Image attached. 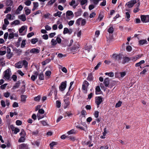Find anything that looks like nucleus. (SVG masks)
<instances>
[{"label": "nucleus", "instance_id": "obj_1", "mask_svg": "<svg viewBox=\"0 0 149 149\" xmlns=\"http://www.w3.org/2000/svg\"><path fill=\"white\" fill-rule=\"evenodd\" d=\"M27 26L26 25L22 26L18 30L20 35L21 36H24L26 33Z\"/></svg>", "mask_w": 149, "mask_h": 149}, {"label": "nucleus", "instance_id": "obj_2", "mask_svg": "<svg viewBox=\"0 0 149 149\" xmlns=\"http://www.w3.org/2000/svg\"><path fill=\"white\" fill-rule=\"evenodd\" d=\"M86 21L85 19L82 18H79L76 21V24L78 25H81V26H84L86 23Z\"/></svg>", "mask_w": 149, "mask_h": 149}, {"label": "nucleus", "instance_id": "obj_3", "mask_svg": "<svg viewBox=\"0 0 149 149\" xmlns=\"http://www.w3.org/2000/svg\"><path fill=\"white\" fill-rule=\"evenodd\" d=\"M3 78L6 79L8 80L10 79V76L11 75V71L10 70L7 69L3 73Z\"/></svg>", "mask_w": 149, "mask_h": 149}, {"label": "nucleus", "instance_id": "obj_4", "mask_svg": "<svg viewBox=\"0 0 149 149\" xmlns=\"http://www.w3.org/2000/svg\"><path fill=\"white\" fill-rule=\"evenodd\" d=\"M111 58L115 61H119L122 57V55L120 54H114L111 56Z\"/></svg>", "mask_w": 149, "mask_h": 149}, {"label": "nucleus", "instance_id": "obj_5", "mask_svg": "<svg viewBox=\"0 0 149 149\" xmlns=\"http://www.w3.org/2000/svg\"><path fill=\"white\" fill-rule=\"evenodd\" d=\"M141 18L142 22L143 23H147L149 22V15H142L141 16Z\"/></svg>", "mask_w": 149, "mask_h": 149}, {"label": "nucleus", "instance_id": "obj_6", "mask_svg": "<svg viewBox=\"0 0 149 149\" xmlns=\"http://www.w3.org/2000/svg\"><path fill=\"white\" fill-rule=\"evenodd\" d=\"M89 85V83L86 81H84L83 82L82 85V88L84 91V92L86 93H87L88 86Z\"/></svg>", "mask_w": 149, "mask_h": 149}, {"label": "nucleus", "instance_id": "obj_7", "mask_svg": "<svg viewBox=\"0 0 149 149\" xmlns=\"http://www.w3.org/2000/svg\"><path fill=\"white\" fill-rule=\"evenodd\" d=\"M74 17L73 12L70 10H68L66 12V18L68 19H70Z\"/></svg>", "mask_w": 149, "mask_h": 149}, {"label": "nucleus", "instance_id": "obj_8", "mask_svg": "<svg viewBox=\"0 0 149 149\" xmlns=\"http://www.w3.org/2000/svg\"><path fill=\"white\" fill-rule=\"evenodd\" d=\"M139 0H132L128 2L126 4L129 8H131L134 4L139 1Z\"/></svg>", "mask_w": 149, "mask_h": 149}, {"label": "nucleus", "instance_id": "obj_9", "mask_svg": "<svg viewBox=\"0 0 149 149\" xmlns=\"http://www.w3.org/2000/svg\"><path fill=\"white\" fill-rule=\"evenodd\" d=\"M66 81H65L62 82L61 85L59 87V89L61 91H64L66 88Z\"/></svg>", "mask_w": 149, "mask_h": 149}, {"label": "nucleus", "instance_id": "obj_10", "mask_svg": "<svg viewBox=\"0 0 149 149\" xmlns=\"http://www.w3.org/2000/svg\"><path fill=\"white\" fill-rule=\"evenodd\" d=\"M102 101V98L101 97H97L95 98V103L98 105H100Z\"/></svg>", "mask_w": 149, "mask_h": 149}, {"label": "nucleus", "instance_id": "obj_11", "mask_svg": "<svg viewBox=\"0 0 149 149\" xmlns=\"http://www.w3.org/2000/svg\"><path fill=\"white\" fill-rule=\"evenodd\" d=\"M40 51L39 48H33L30 51L31 53L37 54Z\"/></svg>", "mask_w": 149, "mask_h": 149}, {"label": "nucleus", "instance_id": "obj_12", "mask_svg": "<svg viewBox=\"0 0 149 149\" xmlns=\"http://www.w3.org/2000/svg\"><path fill=\"white\" fill-rule=\"evenodd\" d=\"M104 17V15L102 13H100L98 18L95 20V22H99L101 21Z\"/></svg>", "mask_w": 149, "mask_h": 149}, {"label": "nucleus", "instance_id": "obj_13", "mask_svg": "<svg viewBox=\"0 0 149 149\" xmlns=\"http://www.w3.org/2000/svg\"><path fill=\"white\" fill-rule=\"evenodd\" d=\"M72 33V30L71 29H68L67 28H65L64 29L63 31V33L64 34L68 33L69 34H70Z\"/></svg>", "mask_w": 149, "mask_h": 149}, {"label": "nucleus", "instance_id": "obj_14", "mask_svg": "<svg viewBox=\"0 0 149 149\" xmlns=\"http://www.w3.org/2000/svg\"><path fill=\"white\" fill-rule=\"evenodd\" d=\"M15 17L14 15H12L10 14H8L6 15V19L10 20H12L15 19Z\"/></svg>", "mask_w": 149, "mask_h": 149}, {"label": "nucleus", "instance_id": "obj_15", "mask_svg": "<svg viewBox=\"0 0 149 149\" xmlns=\"http://www.w3.org/2000/svg\"><path fill=\"white\" fill-rule=\"evenodd\" d=\"M23 8V6L21 5H19L15 11V14L17 15L19 14L20 11L22 10Z\"/></svg>", "mask_w": 149, "mask_h": 149}, {"label": "nucleus", "instance_id": "obj_16", "mask_svg": "<svg viewBox=\"0 0 149 149\" xmlns=\"http://www.w3.org/2000/svg\"><path fill=\"white\" fill-rule=\"evenodd\" d=\"M104 83L106 87H109L110 86H109V80L108 78H107L104 79Z\"/></svg>", "mask_w": 149, "mask_h": 149}, {"label": "nucleus", "instance_id": "obj_17", "mask_svg": "<svg viewBox=\"0 0 149 149\" xmlns=\"http://www.w3.org/2000/svg\"><path fill=\"white\" fill-rule=\"evenodd\" d=\"M18 18L20 19L22 21L24 22L26 20V15L24 14H22L21 15H19Z\"/></svg>", "mask_w": 149, "mask_h": 149}, {"label": "nucleus", "instance_id": "obj_18", "mask_svg": "<svg viewBox=\"0 0 149 149\" xmlns=\"http://www.w3.org/2000/svg\"><path fill=\"white\" fill-rule=\"evenodd\" d=\"M11 130L13 132H14V133L15 134H17L19 131V129L13 126L11 127Z\"/></svg>", "mask_w": 149, "mask_h": 149}, {"label": "nucleus", "instance_id": "obj_19", "mask_svg": "<svg viewBox=\"0 0 149 149\" xmlns=\"http://www.w3.org/2000/svg\"><path fill=\"white\" fill-rule=\"evenodd\" d=\"M70 6H72L73 7L75 8L77 6V4L76 3L75 1V0H72L70 3Z\"/></svg>", "mask_w": 149, "mask_h": 149}, {"label": "nucleus", "instance_id": "obj_20", "mask_svg": "<svg viewBox=\"0 0 149 149\" xmlns=\"http://www.w3.org/2000/svg\"><path fill=\"white\" fill-rule=\"evenodd\" d=\"M24 10L25 14L26 15H29L31 13V10L27 7H25Z\"/></svg>", "mask_w": 149, "mask_h": 149}, {"label": "nucleus", "instance_id": "obj_21", "mask_svg": "<svg viewBox=\"0 0 149 149\" xmlns=\"http://www.w3.org/2000/svg\"><path fill=\"white\" fill-rule=\"evenodd\" d=\"M92 48V46L90 45H86L85 47V50L87 52H89Z\"/></svg>", "mask_w": 149, "mask_h": 149}, {"label": "nucleus", "instance_id": "obj_22", "mask_svg": "<svg viewBox=\"0 0 149 149\" xmlns=\"http://www.w3.org/2000/svg\"><path fill=\"white\" fill-rule=\"evenodd\" d=\"M15 67L18 68H21L22 67V63L21 61H19L15 64Z\"/></svg>", "mask_w": 149, "mask_h": 149}, {"label": "nucleus", "instance_id": "obj_23", "mask_svg": "<svg viewBox=\"0 0 149 149\" xmlns=\"http://www.w3.org/2000/svg\"><path fill=\"white\" fill-rule=\"evenodd\" d=\"M20 22L19 20H16L13 21L11 23V24L14 25L15 26L18 25L20 24Z\"/></svg>", "mask_w": 149, "mask_h": 149}, {"label": "nucleus", "instance_id": "obj_24", "mask_svg": "<svg viewBox=\"0 0 149 149\" xmlns=\"http://www.w3.org/2000/svg\"><path fill=\"white\" fill-rule=\"evenodd\" d=\"M125 17L126 18V19L127 21H129L130 20V15L129 13L128 12H127L125 13Z\"/></svg>", "mask_w": 149, "mask_h": 149}, {"label": "nucleus", "instance_id": "obj_25", "mask_svg": "<svg viewBox=\"0 0 149 149\" xmlns=\"http://www.w3.org/2000/svg\"><path fill=\"white\" fill-rule=\"evenodd\" d=\"M38 41V38H33L31 39V42L32 44H35Z\"/></svg>", "mask_w": 149, "mask_h": 149}, {"label": "nucleus", "instance_id": "obj_26", "mask_svg": "<svg viewBox=\"0 0 149 149\" xmlns=\"http://www.w3.org/2000/svg\"><path fill=\"white\" fill-rule=\"evenodd\" d=\"M13 4V1L11 0H7L6 2V4L7 6H11Z\"/></svg>", "mask_w": 149, "mask_h": 149}, {"label": "nucleus", "instance_id": "obj_27", "mask_svg": "<svg viewBox=\"0 0 149 149\" xmlns=\"http://www.w3.org/2000/svg\"><path fill=\"white\" fill-rule=\"evenodd\" d=\"M64 102H65V105L64 106V108L65 109L69 105L70 102L68 100H64Z\"/></svg>", "mask_w": 149, "mask_h": 149}, {"label": "nucleus", "instance_id": "obj_28", "mask_svg": "<svg viewBox=\"0 0 149 149\" xmlns=\"http://www.w3.org/2000/svg\"><path fill=\"white\" fill-rule=\"evenodd\" d=\"M147 41L146 40H142L139 41V44L140 45H143L145 44H147Z\"/></svg>", "mask_w": 149, "mask_h": 149}, {"label": "nucleus", "instance_id": "obj_29", "mask_svg": "<svg viewBox=\"0 0 149 149\" xmlns=\"http://www.w3.org/2000/svg\"><path fill=\"white\" fill-rule=\"evenodd\" d=\"M101 91L100 87L99 86H96L95 88V93L96 95L100 94Z\"/></svg>", "mask_w": 149, "mask_h": 149}, {"label": "nucleus", "instance_id": "obj_30", "mask_svg": "<svg viewBox=\"0 0 149 149\" xmlns=\"http://www.w3.org/2000/svg\"><path fill=\"white\" fill-rule=\"evenodd\" d=\"M145 63V61L143 60L140 61L139 62L136 63L135 64L136 67H139L142 64Z\"/></svg>", "mask_w": 149, "mask_h": 149}, {"label": "nucleus", "instance_id": "obj_31", "mask_svg": "<svg viewBox=\"0 0 149 149\" xmlns=\"http://www.w3.org/2000/svg\"><path fill=\"white\" fill-rule=\"evenodd\" d=\"M75 133L76 131L74 129H72L67 132V134L69 135L74 134Z\"/></svg>", "mask_w": 149, "mask_h": 149}, {"label": "nucleus", "instance_id": "obj_32", "mask_svg": "<svg viewBox=\"0 0 149 149\" xmlns=\"http://www.w3.org/2000/svg\"><path fill=\"white\" fill-rule=\"evenodd\" d=\"M62 13L61 12L58 11L57 13L54 14L53 16L55 17L58 16L59 17H60Z\"/></svg>", "mask_w": 149, "mask_h": 149}, {"label": "nucleus", "instance_id": "obj_33", "mask_svg": "<svg viewBox=\"0 0 149 149\" xmlns=\"http://www.w3.org/2000/svg\"><path fill=\"white\" fill-rule=\"evenodd\" d=\"M37 116L38 120L41 119L44 117V115H41V114H40L39 113H37Z\"/></svg>", "mask_w": 149, "mask_h": 149}, {"label": "nucleus", "instance_id": "obj_34", "mask_svg": "<svg viewBox=\"0 0 149 149\" xmlns=\"http://www.w3.org/2000/svg\"><path fill=\"white\" fill-rule=\"evenodd\" d=\"M52 91L54 92V94L55 96H56L57 95V91H56V88L54 87H52Z\"/></svg>", "mask_w": 149, "mask_h": 149}, {"label": "nucleus", "instance_id": "obj_35", "mask_svg": "<svg viewBox=\"0 0 149 149\" xmlns=\"http://www.w3.org/2000/svg\"><path fill=\"white\" fill-rule=\"evenodd\" d=\"M105 74L106 75H107L111 77H112L114 76V74L112 72H106Z\"/></svg>", "mask_w": 149, "mask_h": 149}, {"label": "nucleus", "instance_id": "obj_36", "mask_svg": "<svg viewBox=\"0 0 149 149\" xmlns=\"http://www.w3.org/2000/svg\"><path fill=\"white\" fill-rule=\"evenodd\" d=\"M67 56L66 54H63L61 53H59L58 54L57 56L59 58H61L63 57H64Z\"/></svg>", "mask_w": 149, "mask_h": 149}, {"label": "nucleus", "instance_id": "obj_37", "mask_svg": "<svg viewBox=\"0 0 149 149\" xmlns=\"http://www.w3.org/2000/svg\"><path fill=\"white\" fill-rule=\"evenodd\" d=\"M25 137L24 136H21L20 138L19 139L18 142H24L25 140Z\"/></svg>", "mask_w": 149, "mask_h": 149}, {"label": "nucleus", "instance_id": "obj_38", "mask_svg": "<svg viewBox=\"0 0 149 149\" xmlns=\"http://www.w3.org/2000/svg\"><path fill=\"white\" fill-rule=\"evenodd\" d=\"M19 134H20V136H25V135H26V133H25V132L24 130L22 129L21 130V132Z\"/></svg>", "mask_w": 149, "mask_h": 149}, {"label": "nucleus", "instance_id": "obj_39", "mask_svg": "<svg viewBox=\"0 0 149 149\" xmlns=\"http://www.w3.org/2000/svg\"><path fill=\"white\" fill-rule=\"evenodd\" d=\"M61 106V102L60 101L57 100L56 102V106L58 108L60 107Z\"/></svg>", "mask_w": 149, "mask_h": 149}, {"label": "nucleus", "instance_id": "obj_40", "mask_svg": "<svg viewBox=\"0 0 149 149\" xmlns=\"http://www.w3.org/2000/svg\"><path fill=\"white\" fill-rule=\"evenodd\" d=\"M26 41L25 40H23L21 43V47L22 48H24L25 47L26 45Z\"/></svg>", "mask_w": 149, "mask_h": 149}, {"label": "nucleus", "instance_id": "obj_41", "mask_svg": "<svg viewBox=\"0 0 149 149\" xmlns=\"http://www.w3.org/2000/svg\"><path fill=\"white\" fill-rule=\"evenodd\" d=\"M14 37V34L13 33H10L8 36V39H11L13 38Z\"/></svg>", "mask_w": 149, "mask_h": 149}, {"label": "nucleus", "instance_id": "obj_42", "mask_svg": "<svg viewBox=\"0 0 149 149\" xmlns=\"http://www.w3.org/2000/svg\"><path fill=\"white\" fill-rule=\"evenodd\" d=\"M51 44L52 45H55L57 44L56 40L54 39H52L51 41Z\"/></svg>", "mask_w": 149, "mask_h": 149}, {"label": "nucleus", "instance_id": "obj_43", "mask_svg": "<svg viewBox=\"0 0 149 149\" xmlns=\"http://www.w3.org/2000/svg\"><path fill=\"white\" fill-rule=\"evenodd\" d=\"M11 7H8L6 8L5 10L4 11V13H7L8 12L10 11L11 10Z\"/></svg>", "mask_w": 149, "mask_h": 149}, {"label": "nucleus", "instance_id": "obj_44", "mask_svg": "<svg viewBox=\"0 0 149 149\" xmlns=\"http://www.w3.org/2000/svg\"><path fill=\"white\" fill-rule=\"evenodd\" d=\"M26 97L27 96L25 95H22L21 96V101L22 102L25 101Z\"/></svg>", "mask_w": 149, "mask_h": 149}, {"label": "nucleus", "instance_id": "obj_45", "mask_svg": "<svg viewBox=\"0 0 149 149\" xmlns=\"http://www.w3.org/2000/svg\"><path fill=\"white\" fill-rule=\"evenodd\" d=\"M108 31L109 33H112L113 32V27H110L108 30Z\"/></svg>", "mask_w": 149, "mask_h": 149}, {"label": "nucleus", "instance_id": "obj_46", "mask_svg": "<svg viewBox=\"0 0 149 149\" xmlns=\"http://www.w3.org/2000/svg\"><path fill=\"white\" fill-rule=\"evenodd\" d=\"M122 104V102L120 101H119L115 105V107L117 108L120 107Z\"/></svg>", "mask_w": 149, "mask_h": 149}, {"label": "nucleus", "instance_id": "obj_47", "mask_svg": "<svg viewBox=\"0 0 149 149\" xmlns=\"http://www.w3.org/2000/svg\"><path fill=\"white\" fill-rule=\"evenodd\" d=\"M130 60L129 58L128 57H126L124 58L123 59V63H125L126 62H128Z\"/></svg>", "mask_w": 149, "mask_h": 149}, {"label": "nucleus", "instance_id": "obj_48", "mask_svg": "<svg viewBox=\"0 0 149 149\" xmlns=\"http://www.w3.org/2000/svg\"><path fill=\"white\" fill-rule=\"evenodd\" d=\"M79 1L80 2L81 5H83L87 3V0H79Z\"/></svg>", "mask_w": 149, "mask_h": 149}, {"label": "nucleus", "instance_id": "obj_49", "mask_svg": "<svg viewBox=\"0 0 149 149\" xmlns=\"http://www.w3.org/2000/svg\"><path fill=\"white\" fill-rule=\"evenodd\" d=\"M40 99V95L38 96L34 97V100L38 102Z\"/></svg>", "mask_w": 149, "mask_h": 149}, {"label": "nucleus", "instance_id": "obj_50", "mask_svg": "<svg viewBox=\"0 0 149 149\" xmlns=\"http://www.w3.org/2000/svg\"><path fill=\"white\" fill-rule=\"evenodd\" d=\"M10 93L8 92H7L4 93V96L6 98L10 96Z\"/></svg>", "mask_w": 149, "mask_h": 149}, {"label": "nucleus", "instance_id": "obj_51", "mask_svg": "<svg viewBox=\"0 0 149 149\" xmlns=\"http://www.w3.org/2000/svg\"><path fill=\"white\" fill-rule=\"evenodd\" d=\"M93 76L91 74H88L87 78V80L89 81H91L92 80Z\"/></svg>", "mask_w": 149, "mask_h": 149}, {"label": "nucleus", "instance_id": "obj_52", "mask_svg": "<svg viewBox=\"0 0 149 149\" xmlns=\"http://www.w3.org/2000/svg\"><path fill=\"white\" fill-rule=\"evenodd\" d=\"M25 86L24 85H23L22 87V88L20 90L21 92V93H23L25 91Z\"/></svg>", "mask_w": 149, "mask_h": 149}, {"label": "nucleus", "instance_id": "obj_53", "mask_svg": "<svg viewBox=\"0 0 149 149\" xmlns=\"http://www.w3.org/2000/svg\"><path fill=\"white\" fill-rule=\"evenodd\" d=\"M56 0H50L47 3V5H51L54 3L55 1Z\"/></svg>", "mask_w": 149, "mask_h": 149}, {"label": "nucleus", "instance_id": "obj_54", "mask_svg": "<svg viewBox=\"0 0 149 149\" xmlns=\"http://www.w3.org/2000/svg\"><path fill=\"white\" fill-rule=\"evenodd\" d=\"M56 42H58V43H60L61 41V39L59 37V36H58L56 38Z\"/></svg>", "mask_w": 149, "mask_h": 149}, {"label": "nucleus", "instance_id": "obj_55", "mask_svg": "<svg viewBox=\"0 0 149 149\" xmlns=\"http://www.w3.org/2000/svg\"><path fill=\"white\" fill-rule=\"evenodd\" d=\"M96 15V14L95 12H92L89 15V17L90 18H93L95 17Z\"/></svg>", "mask_w": 149, "mask_h": 149}, {"label": "nucleus", "instance_id": "obj_56", "mask_svg": "<svg viewBox=\"0 0 149 149\" xmlns=\"http://www.w3.org/2000/svg\"><path fill=\"white\" fill-rule=\"evenodd\" d=\"M68 139L73 141H75L76 139L73 136H68Z\"/></svg>", "mask_w": 149, "mask_h": 149}, {"label": "nucleus", "instance_id": "obj_57", "mask_svg": "<svg viewBox=\"0 0 149 149\" xmlns=\"http://www.w3.org/2000/svg\"><path fill=\"white\" fill-rule=\"evenodd\" d=\"M33 7H34V8H37L39 6V4L38 2H34L33 3Z\"/></svg>", "mask_w": 149, "mask_h": 149}, {"label": "nucleus", "instance_id": "obj_58", "mask_svg": "<svg viewBox=\"0 0 149 149\" xmlns=\"http://www.w3.org/2000/svg\"><path fill=\"white\" fill-rule=\"evenodd\" d=\"M37 78V75H32L31 77V79L33 81H34Z\"/></svg>", "mask_w": 149, "mask_h": 149}, {"label": "nucleus", "instance_id": "obj_59", "mask_svg": "<svg viewBox=\"0 0 149 149\" xmlns=\"http://www.w3.org/2000/svg\"><path fill=\"white\" fill-rule=\"evenodd\" d=\"M40 122L43 126H46L47 125V123L46 121L42 120L40 121Z\"/></svg>", "mask_w": 149, "mask_h": 149}, {"label": "nucleus", "instance_id": "obj_60", "mask_svg": "<svg viewBox=\"0 0 149 149\" xmlns=\"http://www.w3.org/2000/svg\"><path fill=\"white\" fill-rule=\"evenodd\" d=\"M34 35V33L33 32H31L29 33L27 35V37L28 38H30Z\"/></svg>", "mask_w": 149, "mask_h": 149}, {"label": "nucleus", "instance_id": "obj_61", "mask_svg": "<svg viewBox=\"0 0 149 149\" xmlns=\"http://www.w3.org/2000/svg\"><path fill=\"white\" fill-rule=\"evenodd\" d=\"M108 148L109 147L107 146L104 145L101 146L100 148V149H108Z\"/></svg>", "mask_w": 149, "mask_h": 149}, {"label": "nucleus", "instance_id": "obj_62", "mask_svg": "<svg viewBox=\"0 0 149 149\" xmlns=\"http://www.w3.org/2000/svg\"><path fill=\"white\" fill-rule=\"evenodd\" d=\"M31 3V2L29 0H27L25 2V4L27 6H30Z\"/></svg>", "mask_w": 149, "mask_h": 149}, {"label": "nucleus", "instance_id": "obj_63", "mask_svg": "<svg viewBox=\"0 0 149 149\" xmlns=\"http://www.w3.org/2000/svg\"><path fill=\"white\" fill-rule=\"evenodd\" d=\"M74 22V20H70L68 22V24L69 26H72Z\"/></svg>", "mask_w": 149, "mask_h": 149}, {"label": "nucleus", "instance_id": "obj_64", "mask_svg": "<svg viewBox=\"0 0 149 149\" xmlns=\"http://www.w3.org/2000/svg\"><path fill=\"white\" fill-rule=\"evenodd\" d=\"M51 73V72L50 71H47L45 72V75L46 76H49Z\"/></svg>", "mask_w": 149, "mask_h": 149}]
</instances>
